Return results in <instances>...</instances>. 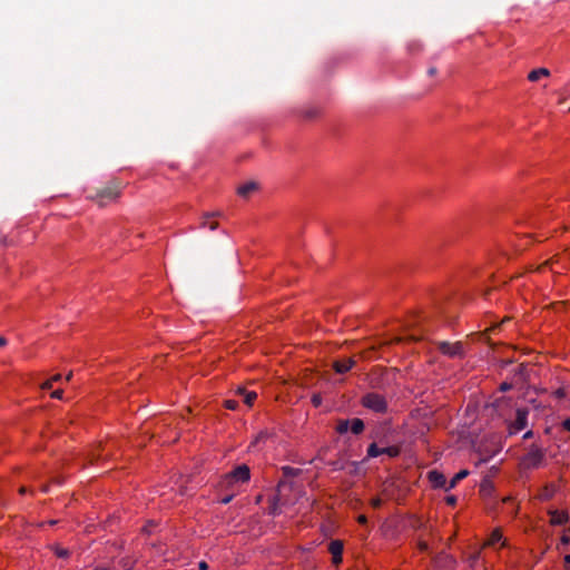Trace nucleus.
Listing matches in <instances>:
<instances>
[{
	"label": "nucleus",
	"mask_w": 570,
	"mask_h": 570,
	"mask_svg": "<svg viewBox=\"0 0 570 570\" xmlns=\"http://www.w3.org/2000/svg\"><path fill=\"white\" fill-rule=\"evenodd\" d=\"M360 403L363 407L377 414H384L387 412V402L385 397L375 392L364 394L361 397Z\"/></svg>",
	"instance_id": "obj_1"
},
{
	"label": "nucleus",
	"mask_w": 570,
	"mask_h": 570,
	"mask_svg": "<svg viewBox=\"0 0 570 570\" xmlns=\"http://www.w3.org/2000/svg\"><path fill=\"white\" fill-rule=\"evenodd\" d=\"M120 189V183L112 180L97 190L96 195L91 198L95 199L99 206H105L107 202L115 200L119 197Z\"/></svg>",
	"instance_id": "obj_2"
},
{
	"label": "nucleus",
	"mask_w": 570,
	"mask_h": 570,
	"mask_svg": "<svg viewBox=\"0 0 570 570\" xmlns=\"http://www.w3.org/2000/svg\"><path fill=\"white\" fill-rule=\"evenodd\" d=\"M544 456L546 451L541 446L532 444L522 456L521 463L525 469H535L542 464Z\"/></svg>",
	"instance_id": "obj_3"
},
{
	"label": "nucleus",
	"mask_w": 570,
	"mask_h": 570,
	"mask_svg": "<svg viewBox=\"0 0 570 570\" xmlns=\"http://www.w3.org/2000/svg\"><path fill=\"white\" fill-rule=\"evenodd\" d=\"M499 474V469L495 465H492L489 471L484 473L483 480L480 484V493L481 497L487 500L491 499L493 493L495 492V482L494 479Z\"/></svg>",
	"instance_id": "obj_4"
},
{
	"label": "nucleus",
	"mask_w": 570,
	"mask_h": 570,
	"mask_svg": "<svg viewBox=\"0 0 570 570\" xmlns=\"http://www.w3.org/2000/svg\"><path fill=\"white\" fill-rule=\"evenodd\" d=\"M250 479V470L246 464L236 466L233 471L225 475V483L232 485L234 483H245Z\"/></svg>",
	"instance_id": "obj_5"
},
{
	"label": "nucleus",
	"mask_w": 570,
	"mask_h": 570,
	"mask_svg": "<svg viewBox=\"0 0 570 570\" xmlns=\"http://www.w3.org/2000/svg\"><path fill=\"white\" fill-rule=\"evenodd\" d=\"M528 415L529 411L527 409H518L515 412V419L508 422V434L514 435L524 430L528 425Z\"/></svg>",
	"instance_id": "obj_6"
},
{
	"label": "nucleus",
	"mask_w": 570,
	"mask_h": 570,
	"mask_svg": "<svg viewBox=\"0 0 570 570\" xmlns=\"http://www.w3.org/2000/svg\"><path fill=\"white\" fill-rule=\"evenodd\" d=\"M438 347L440 352L449 357H463L464 356V347L461 342L450 343V342H439Z\"/></svg>",
	"instance_id": "obj_7"
},
{
	"label": "nucleus",
	"mask_w": 570,
	"mask_h": 570,
	"mask_svg": "<svg viewBox=\"0 0 570 570\" xmlns=\"http://www.w3.org/2000/svg\"><path fill=\"white\" fill-rule=\"evenodd\" d=\"M429 481L434 488L444 489L448 488V482L443 473L438 470H432L428 473Z\"/></svg>",
	"instance_id": "obj_8"
},
{
	"label": "nucleus",
	"mask_w": 570,
	"mask_h": 570,
	"mask_svg": "<svg viewBox=\"0 0 570 570\" xmlns=\"http://www.w3.org/2000/svg\"><path fill=\"white\" fill-rule=\"evenodd\" d=\"M356 362L354 358H345L341 361H335L333 363V368L337 374H345L351 371L355 366Z\"/></svg>",
	"instance_id": "obj_9"
},
{
	"label": "nucleus",
	"mask_w": 570,
	"mask_h": 570,
	"mask_svg": "<svg viewBox=\"0 0 570 570\" xmlns=\"http://www.w3.org/2000/svg\"><path fill=\"white\" fill-rule=\"evenodd\" d=\"M328 551L333 556V562L338 564L342 562L343 543L340 540H333L328 544Z\"/></svg>",
	"instance_id": "obj_10"
},
{
	"label": "nucleus",
	"mask_w": 570,
	"mask_h": 570,
	"mask_svg": "<svg viewBox=\"0 0 570 570\" xmlns=\"http://www.w3.org/2000/svg\"><path fill=\"white\" fill-rule=\"evenodd\" d=\"M550 523L552 525H562L569 521V513L564 510L549 511Z\"/></svg>",
	"instance_id": "obj_11"
},
{
	"label": "nucleus",
	"mask_w": 570,
	"mask_h": 570,
	"mask_svg": "<svg viewBox=\"0 0 570 570\" xmlns=\"http://www.w3.org/2000/svg\"><path fill=\"white\" fill-rule=\"evenodd\" d=\"M435 308L440 315L444 316L448 320H451L455 316L454 311H452V303L448 305L445 299L438 302Z\"/></svg>",
	"instance_id": "obj_12"
},
{
	"label": "nucleus",
	"mask_w": 570,
	"mask_h": 570,
	"mask_svg": "<svg viewBox=\"0 0 570 570\" xmlns=\"http://www.w3.org/2000/svg\"><path fill=\"white\" fill-rule=\"evenodd\" d=\"M258 185L255 181H248L237 188V194L240 197L247 198L252 193L257 190Z\"/></svg>",
	"instance_id": "obj_13"
},
{
	"label": "nucleus",
	"mask_w": 570,
	"mask_h": 570,
	"mask_svg": "<svg viewBox=\"0 0 570 570\" xmlns=\"http://www.w3.org/2000/svg\"><path fill=\"white\" fill-rule=\"evenodd\" d=\"M218 216H220L219 212L204 214L200 227L202 228L208 227L210 230L217 229L218 223L217 222H208V219L212 217H218Z\"/></svg>",
	"instance_id": "obj_14"
},
{
	"label": "nucleus",
	"mask_w": 570,
	"mask_h": 570,
	"mask_svg": "<svg viewBox=\"0 0 570 570\" xmlns=\"http://www.w3.org/2000/svg\"><path fill=\"white\" fill-rule=\"evenodd\" d=\"M549 76H550L549 69L538 68V69H533L529 72L528 80L534 82V81H538L542 77H549Z\"/></svg>",
	"instance_id": "obj_15"
},
{
	"label": "nucleus",
	"mask_w": 570,
	"mask_h": 570,
	"mask_svg": "<svg viewBox=\"0 0 570 570\" xmlns=\"http://www.w3.org/2000/svg\"><path fill=\"white\" fill-rule=\"evenodd\" d=\"M495 328L497 324L487 327L482 333L478 334L479 340L487 342L490 347H493L494 343L492 342L491 334L495 331Z\"/></svg>",
	"instance_id": "obj_16"
},
{
	"label": "nucleus",
	"mask_w": 570,
	"mask_h": 570,
	"mask_svg": "<svg viewBox=\"0 0 570 570\" xmlns=\"http://www.w3.org/2000/svg\"><path fill=\"white\" fill-rule=\"evenodd\" d=\"M469 474V471L468 470H461L460 472H458L452 479L451 481L448 483V488H445V491H450L451 489L455 488V485L461 481L463 480L464 478H466Z\"/></svg>",
	"instance_id": "obj_17"
},
{
	"label": "nucleus",
	"mask_w": 570,
	"mask_h": 570,
	"mask_svg": "<svg viewBox=\"0 0 570 570\" xmlns=\"http://www.w3.org/2000/svg\"><path fill=\"white\" fill-rule=\"evenodd\" d=\"M364 428H365V424L363 422V420L361 419H353L352 421H350V430L352 431L353 434H361L363 431H364Z\"/></svg>",
	"instance_id": "obj_18"
},
{
	"label": "nucleus",
	"mask_w": 570,
	"mask_h": 570,
	"mask_svg": "<svg viewBox=\"0 0 570 570\" xmlns=\"http://www.w3.org/2000/svg\"><path fill=\"white\" fill-rule=\"evenodd\" d=\"M238 393L244 395V403L248 406H252L257 397L256 392H248L245 389H238Z\"/></svg>",
	"instance_id": "obj_19"
},
{
	"label": "nucleus",
	"mask_w": 570,
	"mask_h": 570,
	"mask_svg": "<svg viewBox=\"0 0 570 570\" xmlns=\"http://www.w3.org/2000/svg\"><path fill=\"white\" fill-rule=\"evenodd\" d=\"M400 452H401V449H400V446H396V445L381 448V454H386L390 458L399 456Z\"/></svg>",
	"instance_id": "obj_20"
},
{
	"label": "nucleus",
	"mask_w": 570,
	"mask_h": 570,
	"mask_svg": "<svg viewBox=\"0 0 570 570\" xmlns=\"http://www.w3.org/2000/svg\"><path fill=\"white\" fill-rule=\"evenodd\" d=\"M381 455V448L375 442L371 443L366 451V458L372 459Z\"/></svg>",
	"instance_id": "obj_21"
},
{
	"label": "nucleus",
	"mask_w": 570,
	"mask_h": 570,
	"mask_svg": "<svg viewBox=\"0 0 570 570\" xmlns=\"http://www.w3.org/2000/svg\"><path fill=\"white\" fill-rule=\"evenodd\" d=\"M282 472H283V476L288 479V478L297 476L301 473V470L286 465V466L282 468Z\"/></svg>",
	"instance_id": "obj_22"
},
{
	"label": "nucleus",
	"mask_w": 570,
	"mask_h": 570,
	"mask_svg": "<svg viewBox=\"0 0 570 570\" xmlns=\"http://www.w3.org/2000/svg\"><path fill=\"white\" fill-rule=\"evenodd\" d=\"M51 549L55 552V554L60 559H67L70 556V551L60 546H52Z\"/></svg>",
	"instance_id": "obj_23"
},
{
	"label": "nucleus",
	"mask_w": 570,
	"mask_h": 570,
	"mask_svg": "<svg viewBox=\"0 0 570 570\" xmlns=\"http://www.w3.org/2000/svg\"><path fill=\"white\" fill-rule=\"evenodd\" d=\"M350 430V420H338L336 424V432L340 434H344Z\"/></svg>",
	"instance_id": "obj_24"
},
{
	"label": "nucleus",
	"mask_w": 570,
	"mask_h": 570,
	"mask_svg": "<svg viewBox=\"0 0 570 570\" xmlns=\"http://www.w3.org/2000/svg\"><path fill=\"white\" fill-rule=\"evenodd\" d=\"M553 494H554V487L549 485L543 489V491L541 493V498L543 500H548V499L552 498Z\"/></svg>",
	"instance_id": "obj_25"
},
{
	"label": "nucleus",
	"mask_w": 570,
	"mask_h": 570,
	"mask_svg": "<svg viewBox=\"0 0 570 570\" xmlns=\"http://www.w3.org/2000/svg\"><path fill=\"white\" fill-rule=\"evenodd\" d=\"M499 541V527L494 528L488 541V546H494Z\"/></svg>",
	"instance_id": "obj_26"
},
{
	"label": "nucleus",
	"mask_w": 570,
	"mask_h": 570,
	"mask_svg": "<svg viewBox=\"0 0 570 570\" xmlns=\"http://www.w3.org/2000/svg\"><path fill=\"white\" fill-rule=\"evenodd\" d=\"M498 452V449L494 448L493 450L489 451L488 454H482V458L480 459V463H485L489 461V459L493 458Z\"/></svg>",
	"instance_id": "obj_27"
},
{
	"label": "nucleus",
	"mask_w": 570,
	"mask_h": 570,
	"mask_svg": "<svg viewBox=\"0 0 570 570\" xmlns=\"http://www.w3.org/2000/svg\"><path fill=\"white\" fill-rule=\"evenodd\" d=\"M224 405H225V407H226V409H228V410H236V409H237V406H238V402H237V401H235V400H226V401L224 402Z\"/></svg>",
	"instance_id": "obj_28"
},
{
	"label": "nucleus",
	"mask_w": 570,
	"mask_h": 570,
	"mask_svg": "<svg viewBox=\"0 0 570 570\" xmlns=\"http://www.w3.org/2000/svg\"><path fill=\"white\" fill-rule=\"evenodd\" d=\"M312 404L315 407H318L322 404V396L321 394H313L311 399Z\"/></svg>",
	"instance_id": "obj_29"
},
{
	"label": "nucleus",
	"mask_w": 570,
	"mask_h": 570,
	"mask_svg": "<svg viewBox=\"0 0 570 570\" xmlns=\"http://www.w3.org/2000/svg\"><path fill=\"white\" fill-rule=\"evenodd\" d=\"M328 464H330L334 470H343V469H344V464H343L341 461H331V462H328Z\"/></svg>",
	"instance_id": "obj_30"
},
{
	"label": "nucleus",
	"mask_w": 570,
	"mask_h": 570,
	"mask_svg": "<svg viewBox=\"0 0 570 570\" xmlns=\"http://www.w3.org/2000/svg\"><path fill=\"white\" fill-rule=\"evenodd\" d=\"M101 456H102V454L100 453V451L99 450H95L90 454V461L94 462L96 460H99Z\"/></svg>",
	"instance_id": "obj_31"
},
{
	"label": "nucleus",
	"mask_w": 570,
	"mask_h": 570,
	"mask_svg": "<svg viewBox=\"0 0 570 570\" xmlns=\"http://www.w3.org/2000/svg\"><path fill=\"white\" fill-rule=\"evenodd\" d=\"M513 387V384L508 382H501V392L510 391Z\"/></svg>",
	"instance_id": "obj_32"
},
{
	"label": "nucleus",
	"mask_w": 570,
	"mask_h": 570,
	"mask_svg": "<svg viewBox=\"0 0 570 570\" xmlns=\"http://www.w3.org/2000/svg\"><path fill=\"white\" fill-rule=\"evenodd\" d=\"M62 390H56L51 393V397L61 400L62 399Z\"/></svg>",
	"instance_id": "obj_33"
},
{
	"label": "nucleus",
	"mask_w": 570,
	"mask_h": 570,
	"mask_svg": "<svg viewBox=\"0 0 570 570\" xmlns=\"http://www.w3.org/2000/svg\"><path fill=\"white\" fill-rule=\"evenodd\" d=\"M445 501H446V503H448L449 505H454V504L456 503V497H454V495H449V497H446Z\"/></svg>",
	"instance_id": "obj_34"
},
{
	"label": "nucleus",
	"mask_w": 570,
	"mask_h": 570,
	"mask_svg": "<svg viewBox=\"0 0 570 570\" xmlns=\"http://www.w3.org/2000/svg\"><path fill=\"white\" fill-rule=\"evenodd\" d=\"M317 115V110L316 109H309L305 112V117L306 118H313Z\"/></svg>",
	"instance_id": "obj_35"
},
{
	"label": "nucleus",
	"mask_w": 570,
	"mask_h": 570,
	"mask_svg": "<svg viewBox=\"0 0 570 570\" xmlns=\"http://www.w3.org/2000/svg\"><path fill=\"white\" fill-rule=\"evenodd\" d=\"M52 384H53V383H52L50 380H48V381H46V382H43V383L41 384V389H42V390H49V389H51V387H52Z\"/></svg>",
	"instance_id": "obj_36"
},
{
	"label": "nucleus",
	"mask_w": 570,
	"mask_h": 570,
	"mask_svg": "<svg viewBox=\"0 0 570 570\" xmlns=\"http://www.w3.org/2000/svg\"><path fill=\"white\" fill-rule=\"evenodd\" d=\"M381 504H382V500L380 498H375V499L372 500V505L374 508H380Z\"/></svg>",
	"instance_id": "obj_37"
},
{
	"label": "nucleus",
	"mask_w": 570,
	"mask_h": 570,
	"mask_svg": "<svg viewBox=\"0 0 570 570\" xmlns=\"http://www.w3.org/2000/svg\"><path fill=\"white\" fill-rule=\"evenodd\" d=\"M562 428L570 432V419H566L563 422H562Z\"/></svg>",
	"instance_id": "obj_38"
},
{
	"label": "nucleus",
	"mask_w": 570,
	"mask_h": 570,
	"mask_svg": "<svg viewBox=\"0 0 570 570\" xmlns=\"http://www.w3.org/2000/svg\"><path fill=\"white\" fill-rule=\"evenodd\" d=\"M564 567H566V570L570 569V554L564 556Z\"/></svg>",
	"instance_id": "obj_39"
},
{
	"label": "nucleus",
	"mask_w": 570,
	"mask_h": 570,
	"mask_svg": "<svg viewBox=\"0 0 570 570\" xmlns=\"http://www.w3.org/2000/svg\"><path fill=\"white\" fill-rule=\"evenodd\" d=\"M232 499H233V495H232V494H230V495H226V497H224V498L220 500V502H222L223 504H228V503L232 501Z\"/></svg>",
	"instance_id": "obj_40"
},
{
	"label": "nucleus",
	"mask_w": 570,
	"mask_h": 570,
	"mask_svg": "<svg viewBox=\"0 0 570 570\" xmlns=\"http://www.w3.org/2000/svg\"><path fill=\"white\" fill-rule=\"evenodd\" d=\"M198 568H199V570H207L208 569V564L205 561H200L198 563Z\"/></svg>",
	"instance_id": "obj_41"
},
{
	"label": "nucleus",
	"mask_w": 570,
	"mask_h": 570,
	"mask_svg": "<svg viewBox=\"0 0 570 570\" xmlns=\"http://www.w3.org/2000/svg\"><path fill=\"white\" fill-rule=\"evenodd\" d=\"M436 71H438V70H436V68H435V67H430V68L428 69V75H429V76H434V75H436Z\"/></svg>",
	"instance_id": "obj_42"
},
{
	"label": "nucleus",
	"mask_w": 570,
	"mask_h": 570,
	"mask_svg": "<svg viewBox=\"0 0 570 570\" xmlns=\"http://www.w3.org/2000/svg\"><path fill=\"white\" fill-rule=\"evenodd\" d=\"M357 521H358L361 524H365V523L367 522V519H366V517H365V515H360V517L357 518Z\"/></svg>",
	"instance_id": "obj_43"
},
{
	"label": "nucleus",
	"mask_w": 570,
	"mask_h": 570,
	"mask_svg": "<svg viewBox=\"0 0 570 570\" xmlns=\"http://www.w3.org/2000/svg\"><path fill=\"white\" fill-rule=\"evenodd\" d=\"M532 436H533V432H532V430H529V431H527V432L523 434V439H524V440H525V439H530V438H532Z\"/></svg>",
	"instance_id": "obj_44"
},
{
	"label": "nucleus",
	"mask_w": 570,
	"mask_h": 570,
	"mask_svg": "<svg viewBox=\"0 0 570 570\" xmlns=\"http://www.w3.org/2000/svg\"><path fill=\"white\" fill-rule=\"evenodd\" d=\"M60 380H61V375H60V374H56V375H53V376L50 379V381H51L52 383H53V382H58V381H60Z\"/></svg>",
	"instance_id": "obj_45"
},
{
	"label": "nucleus",
	"mask_w": 570,
	"mask_h": 570,
	"mask_svg": "<svg viewBox=\"0 0 570 570\" xmlns=\"http://www.w3.org/2000/svg\"><path fill=\"white\" fill-rule=\"evenodd\" d=\"M267 436V433L266 432H261L258 435H257V439L256 441H259V440H263Z\"/></svg>",
	"instance_id": "obj_46"
},
{
	"label": "nucleus",
	"mask_w": 570,
	"mask_h": 570,
	"mask_svg": "<svg viewBox=\"0 0 570 570\" xmlns=\"http://www.w3.org/2000/svg\"><path fill=\"white\" fill-rule=\"evenodd\" d=\"M7 344V340L3 336H0V346H4Z\"/></svg>",
	"instance_id": "obj_47"
},
{
	"label": "nucleus",
	"mask_w": 570,
	"mask_h": 570,
	"mask_svg": "<svg viewBox=\"0 0 570 570\" xmlns=\"http://www.w3.org/2000/svg\"><path fill=\"white\" fill-rule=\"evenodd\" d=\"M561 541H562V543L567 544V543H569L570 539L567 535H563L561 538Z\"/></svg>",
	"instance_id": "obj_48"
},
{
	"label": "nucleus",
	"mask_w": 570,
	"mask_h": 570,
	"mask_svg": "<svg viewBox=\"0 0 570 570\" xmlns=\"http://www.w3.org/2000/svg\"><path fill=\"white\" fill-rule=\"evenodd\" d=\"M27 491H28V490H27V488H26V487H21V488L19 489V493H20V494H24V493H27Z\"/></svg>",
	"instance_id": "obj_49"
},
{
	"label": "nucleus",
	"mask_w": 570,
	"mask_h": 570,
	"mask_svg": "<svg viewBox=\"0 0 570 570\" xmlns=\"http://www.w3.org/2000/svg\"><path fill=\"white\" fill-rule=\"evenodd\" d=\"M41 491H42L43 493H47V492L49 491V487H48V485H43V487L41 488Z\"/></svg>",
	"instance_id": "obj_50"
},
{
	"label": "nucleus",
	"mask_w": 570,
	"mask_h": 570,
	"mask_svg": "<svg viewBox=\"0 0 570 570\" xmlns=\"http://www.w3.org/2000/svg\"><path fill=\"white\" fill-rule=\"evenodd\" d=\"M421 337L416 336V335H410V340L412 341H417L420 340Z\"/></svg>",
	"instance_id": "obj_51"
},
{
	"label": "nucleus",
	"mask_w": 570,
	"mask_h": 570,
	"mask_svg": "<svg viewBox=\"0 0 570 570\" xmlns=\"http://www.w3.org/2000/svg\"><path fill=\"white\" fill-rule=\"evenodd\" d=\"M71 376H72V372H70L69 374H67V376H66V381H69V380L71 379Z\"/></svg>",
	"instance_id": "obj_52"
},
{
	"label": "nucleus",
	"mask_w": 570,
	"mask_h": 570,
	"mask_svg": "<svg viewBox=\"0 0 570 570\" xmlns=\"http://www.w3.org/2000/svg\"><path fill=\"white\" fill-rule=\"evenodd\" d=\"M53 482H56V483H59V484H60L62 481H61L60 479H58V478H57V479H55V480H53Z\"/></svg>",
	"instance_id": "obj_53"
},
{
	"label": "nucleus",
	"mask_w": 570,
	"mask_h": 570,
	"mask_svg": "<svg viewBox=\"0 0 570 570\" xmlns=\"http://www.w3.org/2000/svg\"><path fill=\"white\" fill-rule=\"evenodd\" d=\"M56 523H57V521H56V520H51V521H49V524H51V525H53V524H56Z\"/></svg>",
	"instance_id": "obj_54"
},
{
	"label": "nucleus",
	"mask_w": 570,
	"mask_h": 570,
	"mask_svg": "<svg viewBox=\"0 0 570 570\" xmlns=\"http://www.w3.org/2000/svg\"><path fill=\"white\" fill-rule=\"evenodd\" d=\"M94 570H108V568H95Z\"/></svg>",
	"instance_id": "obj_55"
},
{
	"label": "nucleus",
	"mask_w": 570,
	"mask_h": 570,
	"mask_svg": "<svg viewBox=\"0 0 570 570\" xmlns=\"http://www.w3.org/2000/svg\"><path fill=\"white\" fill-rule=\"evenodd\" d=\"M508 318H501L500 324L502 325Z\"/></svg>",
	"instance_id": "obj_56"
},
{
	"label": "nucleus",
	"mask_w": 570,
	"mask_h": 570,
	"mask_svg": "<svg viewBox=\"0 0 570 570\" xmlns=\"http://www.w3.org/2000/svg\"><path fill=\"white\" fill-rule=\"evenodd\" d=\"M557 394H558L559 396L563 395V393H562L560 390H559V391H557Z\"/></svg>",
	"instance_id": "obj_57"
},
{
	"label": "nucleus",
	"mask_w": 570,
	"mask_h": 570,
	"mask_svg": "<svg viewBox=\"0 0 570 570\" xmlns=\"http://www.w3.org/2000/svg\"><path fill=\"white\" fill-rule=\"evenodd\" d=\"M283 484H284V481H283V480H281V481L278 482V487H281V485H283Z\"/></svg>",
	"instance_id": "obj_58"
},
{
	"label": "nucleus",
	"mask_w": 570,
	"mask_h": 570,
	"mask_svg": "<svg viewBox=\"0 0 570 570\" xmlns=\"http://www.w3.org/2000/svg\"><path fill=\"white\" fill-rule=\"evenodd\" d=\"M421 549H426V544L425 543L421 544Z\"/></svg>",
	"instance_id": "obj_59"
}]
</instances>
